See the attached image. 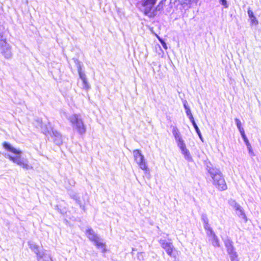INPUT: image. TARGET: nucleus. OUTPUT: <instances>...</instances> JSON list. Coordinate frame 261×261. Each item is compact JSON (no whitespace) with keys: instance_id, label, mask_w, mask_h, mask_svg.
I'll list each match as a JSON object with an SVG mask.
<instances>
[{"instance_id":"nucleus-2","label":"nucleus","mask_w":261,"mask_h":261,"mask_svg":"<svg viewBox=\"0 0 261 261\" xmlns=\"http://www.w3.org/2000/svg\"><path fill=\"white\" fill-rule=\"evenodd\" d=\"M172 133L177 143V145L180 149L185 158L189 160H191L192 158L190 155V153L188 149L187 148L186 145L184 142V141L182 139L178 128L174 127L172 130Z\"/></svg>"},{"instance_id":"nucleus-16","label":"nucleus","mask_w":261,"mask_h":261,"mask_svg":"<svg viewBox=\"0 0 261 261\" xmlns=\"http://www.w3.org/2000/svg\"><path fill=\"white\" fill-rule=\"evenodd\" d=\"M228 253L235 251L234 248L233 246L232 242L230 240H227L224 243Z\"/></svg>"},{"instance_id":"nucleus-20","label":"nucleus","mask_w":261,"mask_h":261,"mask_svg":"<svg viewBox=\"0 0 261 261\" xmlns=\"http://www.w3.org/2000/svg\"><path fill=\"white\" fill-rule=\"evenodd\" d=\"M234 208L236 211L240 212L241 215H242L243 218L246 221L247 220V217H246L245 213H244L243 211L242 210L241 207L240 206V205L237 203H235V204L234 205Z\"/></svg>"},{"instance_id":"nucleus-5","label":"nucleus","mask_w":261,"mask_h":261,"mask_svg":"<svg viewBox=\"0 0 261 261\" xmlns=\"http://www.w3.org/2000/svg\"><path fill=\"white\" fill-rule=\"evenodd\" d=\"M70 121L75 126L76 130L80 134L83 135L85 133L86 126L77 115L74 114L71 116L70 118Z\"/></svg>"},{"instance_id":"nucleus-13","label":"nucleus","mask_w":261,"mask_h":261,"mask_svg":"<svg viewBox=\"0 0 261 261\" xmlns=\"http://www.w3.org/2000/svg\"><path fill=\"white\" fill-rule=\"evenodd\" d=\"M30 248L37 255L38 259L43 257L44 255L43 253L40 251L39 247L37 245L35 244L31 245L30 246Z\"/></svg>"},{"instance_id":"nucleus-11","label":"nucleus","mask_w":261,"mask_h":261,"mask_svg":"<svg viewBox=\"0 0 261 261\" xmlns=\"http://www.w3.org/2000/svg\"><path fill=\"white\" fill-rule=\"evenodd\" d=\"M2 145L3 147L7 151L11 152L13 153L16 154H20L21 153V151L18 150L13 147H12L9 143L7 142H4L3 143Z\"/></svg>"},{"instance_id":"nucleus-4","label":"nucleus","mask_w":261,"mask_h":261,"mask_svg":"<svg viewBox=\"0 0 261 261\" xmlns=\"http://www.w3.org/2000/svg\"><path fill=\"white\" fill-rule=\"evenodd\" d=\"M42 133L47 137H50L57 144L62 143L61 135L57 131L54 130L51 127L48 128L46 125L43 126Z\"/></svg>"},{"instance_id":"nucleus-12","label":"nucleus","mask_w":261,"mask_h":261,"mask_svg":"<svg viewBox=\"0 0 261 261\" xmlns=\"http://www.w3.org/2000/svg\"><path fill=\"white\" fill-rule=\"evenodd\" d=\"M248 14L249 17L250 19V22L252 25H256L258 23V21L257 20L256 18L254 16L253 11L250 9V8L248 9Z\"/></svg>"},{"instance_id":"nucleus-17","label":"nucleus","mask_w":261,"mask_h":261,"mask_svg":"<svg viewBox=\"0 0 261 261\" xmlns=\"http://www.w3.org/2000/svg\"><path fill=\"white\" fill-rule=\"evenodd\" d=\"M133 154L135 161L137 162L140 160L143 159L144 158L143 155L141 153L139 149H135L133 150Z\"/></svg>"},{"instance_id":"nucleus-15","label":"nucleus","mask_w":261,"mask_h":261,"mask_svg":"<svg viewBox=\"0 0 261 261\" xmlns=\"http://www.w3.org/2000/svg\"><path fill=\"white\" fill-rule=\"evenodd\" d=\"M94 243L97 248L101 249V251L103 253H105L107 251L106 244L103 243L100 238Z\"/></svg>"},{"instance_id":"nucleus-22","label":"nucleus","mask_w":261,"mask_h":261,"mask_svg":"<svg viewBox=\"0 0 261 261\" xmlns=\"http://www.w3.org/2000/svg\"><path fill=\"white\" fill-rule=\"evenodd\" d=\"M78 73L79 74L80 77L82 81H84L86 79L85 74L82 71V69L81 67H79L77 69Z\"/></svg>"},{"instance_id":"nucleus-26","label":"nucleus","mask_w":261,"mask_h":261,"mask_svg":"<svg viewBox=\"0 0 261 261\" xmlns=\"http://www.w3.org/2000/svg\"><path fill=\"white\" fill-rule=\"evenodd\" d=\"M194 128L195 129L197 133L198 134V135L200 137L201 136V133H200V131L198 127V126L197 125V124H196L195 121H193L191 122Z\"/></svg>"},{"instance_id":"nucleus-31","label":"nucleus","mask_w":261,"mask_h":261,"mask_svg":"<svg viewBox=\"0 0 261 261\" xmlns=\"http://www.w3.org/2000/svg\"><path fill=\"white\" fill-rule=\"evenodd\" d=\"M48 125H50V123H48ZM46 125L47 126L48 128H49L50 127H51L50 125H49V126H48L47 125Z\"/></svg>"},{"instance_id":"nucleus-27","label":"nucleus","mask_w":261,"mask_h":261,"mask_svg":"<svg viewBox=\"0 0 261 261\" xmlns=\"http://www.w3.org/2000/svg\"><path fill=\"white\" fill-rule=\"evenodd\" d=\"M83 84H84V88L86 90H88L89 89V84L87 81V80H85L84 81H82Z\"/></svg>"},{"instance_id":"nucleus-10","label":"nucleus","mask_w":261,"mask_h":261,"mask_svg":"<svg viewBox=\"0 0 261 261\" xmlns=\"http://www.w3.org/2000/svg\"><path fill=\"white\" fill-rule=\"evenodd\" d=\"M235 121L236 122L237 127L239 129V132H240L244 142H245L246 144L247 145V146L248 147L250 146V144L249 143L248 139H247V137L246 136L245 131L242 126V124H241V122L240 120L238 118H236Z\"/></svg>"},{"instance_id":"nucleus-8","label":"nucleus","mask_w":261,"mask_h":261,"mask_svg":"<svg viewBox=\"0 0 261 261\" xmlns=\"http://www.w3.org/2000/svg\"><path fill=\"white\" fill-rule=\"evenodd\" d=\"M235 121L236 122L237 127L239 129V132H240L244 142H245L246 144L247 145V146L248 147L250 146V144L249 143L248 139H247V137L246 136L245 131L242 126V124H241V122L240 120L238 118H236Z\"/></svg>"},{"instance_id":"nucleus-3","label":"nucleus","mask_w":261,"mask_h":261,"mask_svg":"<svg viewBox=\"0 0 261 261\" xmlns=\"http://www.w3.org/2000/svg\"><path fill=\"white\" fill-rule=\"evenodd\" d=\"M211 176L213 179V185L220 191H223L227 189L226 182L222 174L220 172H210Z\"/></svg>"},{"instance_id":"nucleus-1","label":"nucleus","mask_w":261,"mask_h":261,"mask_svg":"<svg viewBox=\"0 0 261 261\" xmlns=\"http://www.w3.org/2000/svg\"><path fill=\"white\" fill-rule=\"evenodd\" d=\"M157 1L158 0H142L141 5L143 7V13L145 15L153 17L156 15L157 11L163 10L164 1H161L154 8Z\"/></svg>"},{"instance_id":"nucleus-25","label":"nucleus","mask_w":261,"mask_h":261,"mask_svg":"<svg viewBox=\"0 0 261 261\" xmlns=\"http://www.w3.org/2000/svg\"><path fill=\"white\" fill-rule=\"evenodd\" d=\"M88 238L91 241L94 242L99 238L96 234L94 233L91 236L88 237Z\"/></svg>"},{"instance_id":"nucleus-24","label":"nucleus","mask_w":261,"mask_h":261,"mask_svg":"<svg viewBox=\"0 0 261 261\" xmlns=\"http://www.w3.org/2000/svg\"><path fill=\"white\" fill-rule=\"evenodd\" d=\"M156 36L158 38V39H159V40L160 41V42L161 43V44L163 45V47H164V48L165 49H167V46L166 43H165V42L161 38H160L157 34H156Z\"/></svg>"},{"instance_id":"nucleus-7","label":"nucleus","mask_w":261,"mask_h":261,"mask_svg":"<svg viewBox=\"0 0 261 261\" xmlns=\"http://www.w3.org/2000/svg\"><path fill=\"white\" fill-rule=\"evenodd\" d=\"M9 159L24 169H28L29 168H32V167L30 166L28 163L24 161L20 155L16 156H10Z\"/></svg>"},{"instance_id":"nucleus-19","label":"nucleus","mask_w":261,"mask_h":261,"mask_svg":"<svg viewBox=\"0 0 261 261\" xmlns=\"http://www.w3.org/2000/svg\"><path fill=\"white\" fill-rule=\"evenodd\" d=\"M213 239V244L215 247H219V240L215 233L212 230V232H210Z\"/></svg>"},{"instance_id":"nucleus-28","label":"nucleus","mask_w":261,"mask_h":261,"mask_svg":"<svg viewBox=\"0 0 261 261\" xmlns=\"http://www.w3.org/2000/svg\"><path fill=\"white\" fill-rule=\"evenodd\" d=\"M86 233L87 235V237L91 236L92 234H93L94 233L92 229H89L87 230Z\"/></svg>"},{"instance_id":"nucleus-14","label":"nucleus","mask_w":261,"mask_h":261,"mask_svg":"<svg viewBox=\"0 0 261 261\" xmlns=\"http://www.w3.org/2000/svg\"><path fill=\"white\" fill-rule=\"evenodd\" d=\"M137 163L139 165V167L145 172H149V168L144 158L142 160H140L137 162Z\"/></svg>"},{"instance_id":"nucleus-21","label":"nucleus","mask_w":261,"mask_h":261,"mask_svg":"<svg viewBox=\"0 0 261 261\" xmlns=\"http://www.w3.org/2000/svg\"><path fill=\"white\" fill-rule=\"evenodd\" d=\"M228 254L229 255L231 261H239L238 255L236 251Z\"/></svg>"},{"instance_id":"nucleus-9","label":"nucleus","mask_w":261,"mask_h":261,"mask_svg":"<svg viewBox=\"0 0 261 261\" xmlns=\"http://www.w3.org/2000/svg\"><path fill=\"white\" fill-rule=\"evenodd\" d=\"M235 121L236 122L237 127L239 129V132H240L244 142H245L246 144L247 145V146L248 147L250 146V144L249 143L248 139H247V137L246 136L245 131L242 126V124H241V122L240 120L238 118H236Z\"/></svg>"},{"instance_id":"nucleus-29","label":"nucleus","mask_w":261,"mask_h":261,"mask_svg":"<svg viewBox=\"0 0 261 261\" xmlns=\"http://www.w3.org/2000/svg\"><path fill=\"white\" fill-rule=\"evenodd\" d=\"M181 5L187 4L191 0H178Z\"/></svg>"},{"instance_id":"nucleus-30","label":"nucleus","mask_w":261,"mask_h":261,"mask_svg":"<svg viewBox=\"0 0 261 261\" xmlns=\"http://www.w3.org/2000/svg\"><path fill=\"white\" fill-rule=\"evenodd\" d=\"M221 2V3L223 5H224V6L226 7V5H227V2L226 0H220Z\"/></svg>"},{"instance_id":"nucleus-23","label":"nucleus","mask_w":261,"mask_h":261,"mask_svg":"<svg viewBox=\"0 0 261 261\" xmlns=\"http://www.w3.org/2000/svg\"><path fill=\"white\" fill-rule=\"evenodd\" d=\"M185 107L186 109V114H187V116H188L189 118L190 119L191 122L194 121V119L193 115L191 112L190 110L188 108H187L186 106H185Z\"/></svg>"},{"instance_id":"nucleus-6","label":"nucleus","mask_w":261,"mask_h":261,"mask_svg":"<svg viewBox=\"0 0 261 261\" xmlns=\"http://www.w3.org/2000/svg\"><path fill=\"white\" fill-rule=\"evenodd\" d=\"M159 243L169 256L174 258H176L178 255V251L176 250L171 242H167L165 240H160Z\"/></svg>"},{"instance_id":"nucleus-18","label":"nucleus","mask_w":261,"mask_h":261,"mask_svg":"<svg viewBox=\"0 0 261 261\" xmlns=\"http://www.w3.org/2000/svg\"><path fill=\"white\" fill-rule=\"evenodd\" d=\"M202 220L204 223V227L205 230L212 232V228L210 227V224H208V220L206 217H203L202 218Z\"/></svg>"}]
</instances>
